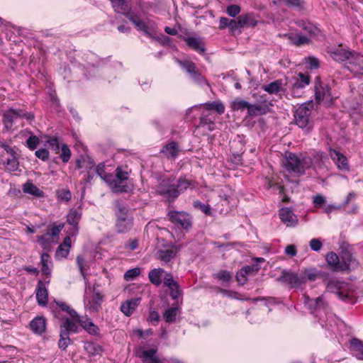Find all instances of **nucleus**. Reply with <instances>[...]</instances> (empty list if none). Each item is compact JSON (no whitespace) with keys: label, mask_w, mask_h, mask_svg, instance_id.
I'll return each instance as SVG.
<instances>
[{"label":"nucleus","mask_w":363,"mask_h":363,"mask_svg":"<svg viewBox=\"0 0 363 363\" xmlns=\"http://www.w3.org/2000/svg\"><path fill=\"white\" fill-rule=\"evenodd\" d=\"M104 301V296L99 291L94 290L91 297L87 296V289L85 290L84 296V308L90 314L98 313L101 308V303Z\"/></svg>","instance_id":"6e6552de"},{"label":"nucleus","mask_w":363,"mask_h":363,"mask_svg":"<svg viewBox=\"0 0 363 363\" xmlns=\"http://www.w3.org/2000/svg\"><path fill=\"white\" fill-rule=\"evenodd\" d=\"M216 277H217V279H218L220 281H223L224 282H228L232 279V274H230V272L223 270V271L219 272L216 274Z\"/></svg>","instance_id":"69168bd1"},{"label":"nucleus","mask_w":363,"mask_h":363,"mask_svg":"<svg viewBox=\"0 0 363 363\" xmlns=\"http://www.w3.org/2000/svg\"><path fill=\"white\" fill-rule=\"evenodd\" d=\"M84 350L91 355H96L101 352V347L92 342H88L84 344Z\"/></svg>","instance_id":"a19ab883"},{"label":"nucleus","mask_w":363,"mask_h":363,"mask_svg":"<svg viewBox=\"0 0 363 363\" xmlns=\"http://www.w3.org/2000/svg\"><path fill=\"white\" fill-rule=\"evenodd\" d=\"M55 303L62 311L67 312L71 316V318L73 319V321L75 320V319L78 317L79 314L77 312L72 309L65 302L56 301Z\"/></svg>","instance_id":"a18cd8bd"},{"label":"nucleus","mask_w":363,"mask_h":363,"mask_svg":"<svg viewBox=\"0 0 363 363\" xmlns=\"http://www.w3.org/2000/svg\"><path fill=\"white\" fill-rule=\"evenodd\" d=\"M272 104L266 101L249 105L247 114L249 116L255 117L265 115L270 111Z\"/></svg>","instance_id":"ddd939ff"},{"label":"nucleus","mask_w":363,"mask_h":363,"mask_svg":"<svg viewBox=\"0 0 363 363\" xmlns=\"http://www.w3.org/2000/svg\"><path fill=\"white\" fill-rule=\"evenodd\" d=\"M40 262L43 274L50 275L52 272V260L50 256L48 253L42 254Z\"/></svg>","instance_id":"4c0bfd02"},{"label":"nucleus","mask_w":363,"mask_h":363,"mask_svg":"<svg viewBox=\"0 0 363 363\" xmlns=\"http://www.w3.org/2000/svg\"><path fill=\"white\" fill-rule=\"evenodd\" d=\"M106 183L115 193H123L128 191L127 182L115 178L113 174L107 179Z\"/></svg>","instance_id":"412c9836"},{"label":"nucleus","mask_w":363,"mask_h":363,"mask_svg":"<svg viewBox=\"0 0 363 363\" xmlns=\"http://www.w3.org/2000/svg\"><path fill=\"white\" fill-rule=\"evenodd\" d=\"M74 323H79L80 325L91 335H99V328L95 325L93 321L86 315L80 316L75 319Z\"/></svg>","instance_id":"4468645a"},{"label":"nucleus","mask_w":363,"mask_h":363,"mask_svg":"<svg viewBox=\"0 0 363 363\" xmlns=\"http://www.w3.org/2000/svg\"><path fill=\"white\" fill-rule=\"evenodd\" d=\"M180 309L179 307L169 308L163 313V318L167 323H172L176 320L177 316L179 315Z\"/></svg>","instance_id":"e433bc0d"},{"label":"nucleus","mask_w":363,"mask_h":363,"mask_svg":"<svg viewBox=\"0 0 363 363\" xmlns=\"http://www.w3.org/2000/svg\"><path fill=\"white\" fill-rule=\"evenodd\" d=\"M97 174L103 179L105 182L112 175L111 174H107L105 172V165L104 163H100L96 168Z\"/></svg>","instance_id":"864d4df0"},{"label":"nucleus","mask_w":363,"mask_h":363,"mask_svg":"<svg viewBox=\"0 0 363 363\" xmlns=\"http://www.w3.org/2000/svg\"><path fill=\"white\" fill-rule=\"evenodd\" d=\"M313 105L311 102L304 103L296 108L294 113V120L297 125L307 131L311 128L310 117Z\"/></svg>","instance_id":"423d86ee"},{"label":"nucleus","mask_w":363,"mask_h":363,"mask_svg":"<svg viewBox=\"0 0 363 363\" xmlns=\"http://www.w3.org/2000/svg\"><path fill=\"white\" fill-rule=\"evenodd\" d=\"M348 284L335 279L329 280L327 284L328 290L335 293L340 300L354 303L355 298Z\"/></svg>","instance_id":"7ed1b4c3"},{"label":"nucleus","mask_w":363,"mask_h":363,"mask_svg":"<svg viewBox=\"0 0 363 363\" xmlns=\"http://www.w3.org/2000/svg\"><path fill=\"white\" fill-rule=\"evenodd\" d=\"M226 11L230 16L235 17L240 12V8L238 5L233 4L228 6Z\"/></svg>","instance_id":"774afa93"},{"label":"nucleus","mask_w":363,"mask_h":363,"mask_svg":"<svg viewBox=\"0 0 363 363\" xmlns=\"http://www.w3.org/2000/svg\"><path fill=\"white\" fill-rule=\"evenodd\" d=\"M156 347H139L135 352L137 357L143 361V363H163L157 354Z\"/></svg>","instance_id":"9b49d317"},{"label":"nucleus","mask_w":363,"mask_h":363,"mask_svg":"<svg viewBox=\"0 0 363 363\" xmlns=\"http://www.w3.org/2000/svg\"><path fill=\"white\" fill-rule=\"evenodd\" d=\"M279 218L287 227H294L298 223V218L289 208H283L279 211Z\"/></svg>","instance_id":"aec40b11"},{"label":"nucleus","mask_w":363,"mask_h":363,"mask_svg":"<svg viewBox=\"0 0 363 363\" xmlns=\"http://www.w3.org/2000/svg\"><path fill=\"white\" fill-rule=\"evenodd\" d=\"M168 216L172 223L180 225L183 228H188L191 225L190 217L184 212L171 211Z\"/></svg>","instance_id":"2eb2a0df"},{"label":"nucleus","mask_w":363,"mask_h":363,"mask_svg":"<svg viewBox=\"0 0 363 363\" xmlns=\"http://www.w3.org/2000/svg\"><path fill=\"white\" fill-rule=\"evenodd\" d=\"M262 89L270 94H277L284 91V86L281 79L275 80L269 84L264 85Z\"/></svg>","instance_id":"c756f323"},{"label":"nucleus","mask_w":363,"mask_h":363,"mask_svg":"<svg viewBox=\"0 0 363 363\" xmlns=\"http://www.w3.org/2000/svg\"><path fill=\"white\" fill-rule=\"evenodd\" d=\"M30 327L34 333L42 334L46 328L45 319L42 316H37L30 321Z\"/></svg>","instance_id":"bb28decb"},{"label":"nucleus","mask_w":363,"mask_h":363,"mask_svg":"<svg viewBox=\"0 0 363 363\" xmlns=\"http://www.w3.org/2000/svg\"><path fill=\"white\" fill-rule=\"evenodd\" d=\"M179 65L184 68L189 74H191V78L199 84H206V79L196 70L195 65L189 61H178Z\"/></svg>","instance_id":"dca6fc26"},{"label":"nucleus","mask_w":363,"mask_h":363,"mask_svg":"<svg viewBox=\"0 0 363 363\" xmlns=\"http://www.w3.org/2000/svg\"><path fill=\"white\" fill-rule=\"evenodd\" d=\"M112 3L113 7L117 13H125L128 11V6L125 0H110Z\"/></svg>","instance_id":"79ce46f5"},{"label":"nucleus","mask_w":363,"mask_h":363,"mask_svg":"<svg viewBox=\"0 0 363 363\" xmlns=\"http://www.w3.org/2000/svg\"><path fill=\"white\" fill-rule=\"evenodd\" d=\"M116 229L118 233H125L133 227V216L128 208L125 206L119 205L116 211Z\"/></svg>","instance_id":"0eeeda50"},{"label":"nucleus","mask_w":363,"mask_h":363,"mask_svg":"<svg viewBox=\"0 0 363 363\" xmlns=\"http://www.w3.org/2000/svg\"><path fill=\"white\" fill-rule=\"evenodd\" d=\"M302 273L306 274V281L307 280L315 281L318 276V272L315 269L302 270Z\"/></svg>","instance_id":"052dcab7"},{"label":"nucleus","mask_w":363,"mask_h":363,"mask_svg":"<svg viewBox=\"0 0 363 363\" xmlns=\"http://www.w3.org/2000/svg\"><path fill=\"white\" fill-rule=\"evenodd\" d=\"M191 187H194V184L186 178L179 179L177 184H172L169 179H167L162 180L156 191L158 194L164 196L167 199H174L181 193Z\"/></svg>","instance_id":"f257e3e1"},{"label":"nucleus","mask_w":363,"mask_h":363,"mask_svg":"<svg viewBox=\"0 0 363 363\" xmlns=\"http://www.w3.org/2000/svg\"><path fill=\"white\" fill-rule=\"evenodd\" d=\"M201 125H207V128L208 130L212 131L214 129V123L213 122V118L210 117V114H203L201 117Z\"/></svg>","instance_id":"603ef678"},{"label":"nucleus","mask_w":363,"mask_h":363,"mask_svg":"<svg viewBox=\"0 0 363 363\" xmlns=\"http://www.w3.org/2000/svg\"><path fill=\"white\" fill-rule=\"evenodd\" d=\"M184 40L188 46L199 53L202 54L205 52L204 45L200 38L190 37L184 38Z\"/></svg>","instance_id":"473e14b6"},{"label":"nucleus","mask_w":363,"mask_h":363,"mask_svg":"<svg viewBox=\"0 0 363 363\" xmlns=\"http://www.w3.org/2000/svg\"><path fill=\"white\" fill-rule=\"evenodd\" d=\"M21 110L10 108L4 114V123L6 129L11 130L18 119L21 118Z\"/></svg>","instance_id":"f3484780"},{"label":"nucleus","mask_w":363,"mask_h":363,"mask_svg":"<svg viewBox=\"0 0 363 363\" xmlns=\"http://www.w3.org/2000/svg\"><path fill=\"white\" fill-rule=\"evenodd\" d=\"M259 269V267L257 264L243 267L237 273L238 281L242 285L244 284L247 281L248 276L255 274Z\"/></svg>","instance_id":"6ab92c4d"},{"label":"nucleus","mask_w":363,"mask_h":363,"mask_svg":"<svg viewBox=\"0 0 363 363\" xmlns=\"http://www.w3.org/2000/svg\"><path fill=\"white\" fill-rule=\"evenodd\" d=\"M23 191L26 194L33 195L35 197H43L44 193L38 187L31 182H26L23 186Z\"/></svg>","instance_id":"f704fd0d"},{"label":"nucleus","mask_w":363,"mask_h":363,"mask_svg":"<svg viewBox=\"0 0 363 363\" xmlns=\"http://www.w3.org/2000/svg\"><path fill=\"white\" fill-rule=\"evenodd\" d=\"M125 16L135 25V26L136 27V28L138 30L142 31L147 35H149V32L147 31V26L145 25V23L144 22H143L142 21H140L139 19L135 18V17H133V16H131L129 13H126Z\"/></svg>","instance_id":"37998d69"},{"label":"nucleus","mask_w":363,"mask_h":363,"mask_svg":"<svg viewBox=\"0 0 363 363\" xmlns=\"http://www.w3.org/2000/svg\"><path fill=\"white\" fill-rule=\"evenodd\" d=\"M46 143L48 145L49 148L54 151L55 154L60 152L62 144L57 137H49Z\"/></svg>","instance_id":"de8ad7c7"},{"label":"nucleus","mask_w":363,"mask_h":363,"mask_svg":"<svg viewBox=\"0 0 363 363\" xmlns=\"http://www.w3.org/2000/svg\"><path fill=\"white\" fill-rule=\"evenodd\" d=\"M298 78L296 79V82L293 85V89H303L310 84L311 78L308 74L303 73H298Z\"/></svg>","instance_id":"c9c22d12"},{"label":"nucleus","mask_w":363,"mask_h":363,"mask_svg":"<svg viewBox=\"0 0 363 363\" xmlns=\"http://www.w3.org/2000/svg\"><path fill=\"white\" fill-rule=\"evenodd\" d=\"M140 298H131L121 305V312L126 316H130L135 311L140 302Z\"/></svg>","instance_id":"5701e85b"},{"label":"nucleus","mask_w":363,"mask_h":363,"mask_svg":"<svg viewBox=\"0 0 363 363\" xmlns=\"http://www.w3.org/2000/svg\"><path fill=\"white\" fill-rule=\"evenodd\" d=\"M282 279L291 284L292 287H297L306 282V274L302 273L286 272Z\"/></svg>","instance_id":"a211bd4d"},{"label":"nucleus","mask_w":363,"mask_h":363,"mask_svg":"<svg viewBox=\"0 0 363 363\" xmlns=\"http://www.w3.org/2000/svg\"><path fill=\"white\" fill-rule=\"evenodd\" d=\"M329 155L339 169L346 172L350 171L347 158L345 155L336 150L330 148Z\"/></svg>","instance_id":"f8f14e48"},{"label":"nucleus","mask_w":363,"mask_h":363,"mask_svg":"<svg viewBox=\"0 0 363 363\" xmlns=\"http://www.w3.org/2000/svg\"><path fill=\"white\" fill-rule=\"evenodd\" d=\"M179 248L172 246L171 248L160 250L158 252L159 259L165 263L171 261L177 255Z\"/></svg>","instance_id":"7c9ffc66"},{"label":"nucleus","mask_w":363,"mask_h":363,"mask_svg":"<svg viewBox=\"0 0 363 363\" xmlns=\"http://www.w3.org/2000/svg\"><path fill=\"white\" fill-rule=\"evenodd\" d=\"M280 36L287 39L290 43L297 46L308 44L311 40L308 37L296 33H288L280 35Z\"/></svg>","instance_id":"4be33fe9"},{"label":"nucleus","mask_w":363,"mask_h":363,"mask_svg":"<svg viewBox=\"0 0 363 363\" xmlns=\"http://www.w3.org/2000/svg\"><path fill=\"white\" fill-rule=\"evenodd\" d=\"M249 105L250 103L240 99H235L230 104L231 108L233 111H242L245 109H247L248 111Z\"/></svg>","instance_id":"c03bdc74"},{"label":"nucleus","mask_w":363,"mask_h":363,"mask_svg":"<svg viewBox=\"0 0 363 363\" xmlns=\"http://www.w3.org/2000/svg\"><path fill=\"white\" fill-rule=\"evenodd\" d=\"M165 272L162 268H155L150 270L148 274L150 281L156 286H159L162 282Z\"/></svg>","instance_id":"cd10ccee"},{"label":"nucleus","mask_w":363,"mask_h":363,"mask_svg":"<svg viewBox=\"0 0 363 363\" xmlns=\"http://www.w3.org/2000/svg\"><path fill=\"white\" fill-rule=\"evenodd\" d=\"M86 164L87 167L89 168H92L94 165V162L89 158L86 159L82 157L80 159H77L76 161V166L78 169L83 168Z\"/></svg>","instance_id":"13d9d810"},{"label":"nucleus","mask_w":363,"mask_h":363,"mask_svg":"<svg viewBox=\"0 0 363 363\" xmlns=\"http://www.w3.org/2000/svg\"><path fill=\"white\" fill-rule=\"evenodd\" d=\"M140 273H141L140 269L138 267L128 269L124 274V279L128 281H132L134 279H135L137 277H138L140 274Z\"/></svg>","instance_id":"3c124183"},{"label":"nucleus","mask_w":363,"mask_h":363,"mask_svg":"<svg viewBox=\"0 0 363 363\" xmlns=\"http://www.w3.org/2000/svg\"><path fill=\"white\" fill-rule=\"evenodd\" d=\"M284 164L287 171L299 176L303 174L305 169L311 166V160L308 157L301 159L295 154L289 153L286 156Z\"/></svg>","instance_id":"20e7f679"},{"label":"nucleus","mask_w":363,"mask_h":363,"mask_svg":"<svg viewBox=\"0 0 363 363\" xmlns=\"http://www.w3.org/2000/svg\"><path fill=\"white\" fill-rule=\"evenodd\" d=\"M81 216L82 213L79 211L72 209L69 212L67 216V221L69 224L72 225L75 229H77Z\"/></svg>","instance_id":"58836bf2"},{"label":"nucleus","mask_w":363,"mask_h":363,"mask_svg":"<svg viewBox=\"0 0 363 363\" xmlns=\"http://www.w3.org/2000/svg\"><path fill=\"white\" fill-rule=\"evenodd\" d=\"M62 225H53L50 228V229L46 233V236H48V240L54 239V237L57 236L61 231L62 228Z\"/></svg>","instance_id":"4d7b16f0"},{"label":"nucleus","mask_w":363,"mask_h":363,"mask_svg":"<svg viewBox=\"0 0 363 363\" xmlns=\"http://www.w3.org/2000/svg\"><path fill=\"white\" fill-rule=\"evenodd\" d=\"M39 138L33 135L26 140L27 145L30 150H35L39 145Z\"/></svg>","instance_id":"680f3d73"},{"label":"nucleus","mask_w":363,"mask_h":363,"mask_svg":"<svg viewBox=\"0 0 363 363\" xmlns=\"http://www.w3.org/2000/svg\"><path fill=\"white\" fill-rule=\"evenodd\" d=\"M350 343L354 355L359 359H363V342L353 338Z\"/></svg>","instance_id":"72a5a7b5"},{"label":"nucleus","mask_w":363,"mask_h":363,"mask_svg":"<svg viewBox=\"0 0 363 363\" xmlns=\"http://www.w3.org/2000/svg\"><path fill=\"white\" fill-rule=\"evenodd\" d=\"M71 239L69 236L64 239L63 242L58 247L57 250V258H65L68 255L71 248Z\"/></svg>","instance_id":"2f4dec72"},{"label":"nucleus","mask_w":363,"mask_h":363,"mask_svg":"<svg viewBox=\"0 0 363 363\" xmlns=\"http://www.w3.org/2000/svg\"><path fill=\"white\" fill-rule=\"evenodd\" d=\"M306 64L307 68L311 69H315L319 67L318 60L312 57L306 59Z\"/></svg>","instance_id":"0e129e2a"},{"label":"nucleus","mask_w":363,"mask_h":363,"mask_svg":"<svg viewBox=\"0 0 363 363\" xmlns=\"http://www.w3.org/2000/svg\"><path fill=\"white\" fill-rule=\"evenodd\" d=\"M202 106H204L206 109L207 111H211L214 109L218 113L222 114L225 111V107L223 103L220 101H214L212 103H206L203 104H199L192 106L191 108H189L187 111V113H189L190 111H191L194 109H198L200 108Z\"/></svg>","instance_id":"b1692460"},{"label":"nucleus","mask_w":363,"mask_h":363,"mask_svg":"<svg viewBox=\"0 0 363 363\" xmlns=\"http://www.w3.org/2000/svg\"><path fill=\"white\" fill-rule=\"evenodd\" d=\"M35 155L38 158H39L43 161H46L49 158L50 153L48 150L41 148V149L36 150L35 152Z\"/></svg>","instance_id":"338daca9"},{"label":"nucleus","mask_w":363,"mask_h":363,"mask_svg":"<svg viewBox=\"0 0 363 363\" xmlns=\"http://www.w3.org/2000/svg\"><path fill=\"white\" fill-rule=\"evenodd\" d=\"M161 152L169 159H175L178 156L179 149L176 143L171 142L163 147Z\"/></svg>","instance_id":"c85d7f7f"},{"label":"nucleus","mask_w":363,"mask_h":363,"mask_svg":"<svg viewBox=\"0 0 363 363\" xmlns=\"http://www.w3.org/2000/svg\"><path fill=\"white\" fill-rule=\"evenodd\" d=\"M240 18L241 20V24L242 25V27H255L257 24V20L251 14L242 15L240 16Z\"/></svg>","instance_id":"09e8293b"},{"label":"nucleus","mask_w":363,"mask_h":363,"mask_svg":"<svg viewBox=\"0 0 363 363\" xmlns=\"http://www.w3.org/2000/svg\"><path fill=\"white\" fill-rule=\"evenodd\" d=\"M3 164L10 172H14L18 167V162L13 155H9V157L7 158L6 160H3Z\"/></svg>","instance_id":"49530a36"},{"label":"nucleus","mask_w":363,"mask_h":363,"mask_svg":"<svg viewBox=\"0 0 363 363\" xmlns=\"http://www.w3.org/2000/svg\"><path fill=\"white\" fill-rule=\"evenodd\" d=\"M49 237L46 236V233L43 235L38 237V242L39 245L44 249H48L50 247V243L52 242V240H48Z\"/></svg>","instance_id":"bf43d9fd"},{"label":"nucleus","mask_w":363,"mask_h":363,"mask_svg":"<svg viewBox=\"0 0 363 363\" xmlns=\"http://www.w3.org/2000/svg\"><path fill=\"white\" fill-rule=\"evenodd\" d=\"M303 303L305 306L311 311V312L318 315V311L322 310L325 315L328 314L329 308L328 303L325 301V295H322L315 299H311L308 295H303Z\"/></svg>","instance_id":"1a4fd4ad"},{"label":"nucleus","mask_w":363,"mask_h":363,"mask_svg":"<svg viewBox=\"0 0 363 363\" xmlns=\"http://www.w3.org/2000/svg\"><path fill=\"white\" fill-rule=\"evenodd\" d=\"M311 249L315 252H318L323 247V243L318 238H313L309 242Z\"/></svg>","instance_id":"e2e57ef3"},{"label":"nucleus","mask_w":363,"mask_h":363,"mask_svg":"<svg viewBox=\"0 0 363 363\" xmlns=\"http://www.w3.org/2000/svg\"><path fill=\"white\" fill-rule=\"evenodd\" d=\"M315 99L318 103L324 102L328 106L333 103V98L329 86L323 84L319 78H317L315 82Z\"/></svg>","instance_id":"9d476101"},{"label":"nucleus","mask_w":363,"mask_h":363,"mask_svg":"<svg viewBox=\"0 0 363 363\" xmlns=\"http://www.w3.org/2000/svg\"><path fill=\"white\" fill-rule=\"evenodd\" d=\"M60 338L58 342L59 347L65 350L70 342L69 334L79 332V326L69 318H64L60 324Z\"/></svg>","instance_id":"39448f33"},{"label":"nucleus","mask_w":363,"mask_h":363,"mask_svg":"<svg viewBox=\"0 0 363 363\" xmlns=\"http://www.w3.org/2000/svg\"><path fill=\"white\" fill-rule=\"evenodd\" d=\"M347 265V270L354 268L357 263L350 252H345L341 257V264Z\"/></svg>","instance_id":"ea45409f"},{"label":"nucleus","mask_w":363,"mask_h":363,"mask_svg":"<svg viewBox=\"0 0 363 363\" xmlns=\"http://www.w3.org/2000/svg\"><path fill=\"white\" fill-rule=\"evenodd\" d=\"M36 299L39 305L45 306L48 300V291L44 283L40 281L36 289Z\"/></svg>","instance_id":"a878e982"},{"label":"nucleus","mask_w":363,"mask_h":363,"mask_svg":"<svg viewBox=\"0 0 363 363\" xmlns=\"http://www.w3.org/2000/svg\"><path fill=\"white\" fill-rule=\"evenodd\" d=\"M72 156V152L69 147L66 144H62L61 153L60 157L64 163L68 162Z\"/></svg>","instance_id":"8fccbe9b"},{"label":"nucleus","mask_w":363,"mask_h":363,"mask_svg":"<svg viewBox=\"0 0 363 363\" xmlns=\"http://www.w3.org/2000/svg\"><path fill=\"white\" fill-rule=\"evenodd\" d=\"M129 177V173L128 171L124 170L123 167H118L116 169V175L114 176L115 178L123 180L127 182V180Z\"/></svg>","instance_id":"5fc2aeb1"},{"label":"nucleus","mask_w":363,"mask_h":363,"mask_svg":"<svg viewBox=\"0 0 363 363\" xmlns=\"http://www.w3.org/2000/svg\"><path fill=\"white\" fill-rule=\"evenodd\" d=\"M326 261L328 264L334 269V270H340L345 271L347 270V265L341 264V261L340 260L339 257L335 252H330L326 255Z\"/></svg>","instance_id":"393cba45"},{"label":"nucleus","mask_w":363,"mask_h":363,"mask_svg":"<svg viewBox=\"0 0 363 363\" xmlns=\"http://www.w3.org/2000/svg\"><path fill=\"white\" fill-rule=\"evenodd\" d=\"M163 279L164 286L169 289L175 287V286L178 284L177 282L175 281L173 279L171 273L165 272Z\"/></svg>","instance_id":"6e6d98bb"},{"label":"nucleus","mask_w":363,"mask_h":363,"mask_svg":"<svg viewBox=\"0 0 363 363\" xmlns=\"http://www.w3.org/2000/svg\"><path fill=\"white\" fill-rule=\"evenodd\" d=\"M330 57L335 61L345 62L347 67L353 73H362L363 67L357 62L362 61V57L354 52L346 50L341 48H336L330 51Z\"/></svg>","instance_id":"f03ea898"}]
</instances>
